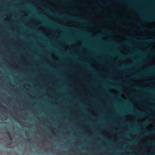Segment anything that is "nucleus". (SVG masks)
Returning <instances> with one entry per match:
<instances>
[{
	"mask_svg": "<svg viewBox=\"0 0 155 155\" xmlns=\"http://www.w3.org/2000/svg\"><path fill=\"white\" fill-rule=\"evenodd\" d=\"M111 87H113L114 88H116L117 89H119V90H120V88L118 87H117V86H116L114 85H112L111 86Z\"/></svg>",
	"mask_w": 155,
	"mask_h": 155,
	"instance_id": "obj_5",
	"label": "nucleus"
},
{
	"mask_svg": "<svg viewBox=\"0 0 155 155\" xmlns=\"http://www.w3.org/2000/svg\"><path fill=\"white\" fill-rule=\"evenodd\" d=\"M131 19H130V20H131Z\"/></svg>",
	"mask_w": 155,
	"mask_h": 155,
	"instance_id": "obj_28",
	"label": "nucleus"
},
{
	"mask_svg": "<svg viewBox=\"0 0 155 155\" xmlns=\"http://www.w3.org/2000/svg\"><path fill=\"white\" fill-rule=\"evenodd\" d=\"M136 115L137 116H141V117H143V116H145V114H137Z\"/></svg>",
	"mask_w": 155,
	"mask_h": 155,
	"instance_id": "obj_9",
	"label": "nucleus"
},
{
	"mask_svg": "<svg viewBox=\"0 0 155 155\" xmlns=\"http://www.w3.org/2000/svg\"><path fill=\"white\" fill-rule=\"evenodd\" d=\"M154 132H155V130H149L147 131V132L145 133V134H152Z\"/></svg>",
	"mask_w": 155,
	"mask_h": 155,
	"instance_id": "obj_2",
	"label": "nucleus"
},
{
	"mask_svg": "<svg viewBox=\"0 0 155 155\" xmlns=\"http://www.w3.org/2000/svg\"><path fill=\"white\" fill-rule=\"evenodd\" d=\"M7 134H8V135L9 138L10 139V140H12V137L11 135L10 134V133L9 132H8V133H7Z\"/></svg>",
	"mask_w": 155,
	"mask_h": 155,
	"instance_id": "obj_6",
	"label": "nucleus"
},
{
	"mask_svg": "<svg viewBox=\"0 0 155 155\" xmlns=\"http://www.w3.org/2000/svg\"><path fill=\"white\" fill-rule=\"evenodd\" d=\"M68 137H69V135L68 136Z\"/></svg>",
	"mask_w": 155,
	"mask_h": 155,
	"instance_id": "obj_33",
	"label": "nucleus"
},
{
	"mask_svg": "<svg viewBox=\"0 0 155 155\" xmlns=\"http://www.w3.org/2000/svg\"><path fill=\"white\" fill-rule=\"evenodd\" d=\"M155 21V17H146L142 20V22H152Z\"/></svg>",
	"mask_w": 155,
	"mask_h": 155,
	"instance_id": "obj_1",
	"label": "nucleus"
},
{
	"mask_svg": "<svg viewBox=\"0 0 155 155\" xmlns=\"http://www.w3.org/2000/svg\"><path fill=\"white\" fill-rule=\"evenodd\" d=\"M28 141H30V139H28Z\"/></svg>",
	"mask_w": 155,
	"mask_h": 155,
	"instance_id": "obj_26",
	"label": "nucleus"
},
{
	"mask_svg": "<svg viewBox=\"0 0 155 155\" xmlns=\"http://www.w3.org/2000/svg\"><path fill=\"white\" fill-rule=\"evenodd\" d=\"M123 44H125V45H127L128 44V43L127 41H125L124 43Z\"/></svg>",
	"mask_w": 155,
	"mask_h": 155,
	"instance_id": "obj_12",
	"label": "nucleus"
},
{
	"mask_svg": "<svg viewBox=\"0 0 155 155\" xmlns=\"http://www.w3.org/2000/svg\"><path fill=\"white\" fill-rule=\"evenodd\" d=\"M5 117L6 118H7L8 117L7 116H5Z\"/></svg>",
	"mask_w": 155,
	"mask_h": 155,
	"instance_id": "obj_27",
	"label": "nucleus"
},
{
	"mask_svg": "<svg viewBox=\"0 0 155 155\" xmlns=\"http://www.w3.org/2000/svg\"><path fill=\"white\" fill-rule=\"evenodd\" d=\"M72 19L74 21H77L79 19L77 17L74 16L72 17Z\"/></svg>",
	"mask_w": 155,
	"mask_h": 155,
	"instance_id": "obj_4",
	"label": "nucleus"
},
{
	"mask_svg": "<svg viewBox=\"0 0 155 155\" xmlns=\"http://www.w3.org/2000/svg\"><path fill=\"white\" fill-rule=\"evenodd\" d=\"M68 130H69V129H68Z\"/></svg>",
	"mask_w": 155,
	"mask_h": 155,
	"instance_id": "obj_32",
	"label": "nucleus"
},
{
	"mask_svg": "<svg viewBox=\"0 0 155 155\" xmlns=\"http://www.w3.org/2000/svg\"><path fill=\"white\" fill-rule=\"evenodd\" d=\"M134 88H135L137 89H143V88L140 87H139V86H136V87H134Z\"/></svg>",
	"mask_w": 155,
	"mask_h": 155,
	"instance_id": "obj_8",
	"label": "nucleus"
},
{
	"mask_svg": "<svg viewBox=\"0 0 155 155\" xmlns=\"http://www.w3.org/2000/svg\"><path fill=\"white\" fill-rule=\"evenodd\" d=\"M54 52L55 53H58V51H54Z\"/></svg>",
	"mask_w": 155,
	"mask_h": 155,
	"instance_id": "obj_23",
	"label": "nucleus"
},
{
	"mask_svg": "<svg viewBox=\"0 0 155 155\" xmlns=\"http://www.w3.org/2000/svg\"><path fill=\"white\" fill-rule=\"evenodd\" d=\"M108 93L110 94V95H113V94L110 91H109L108 92Z\"/></svg>",
	"mask_w": 155,
	"mask_h": 155,
	"instance_id": "obj_15",
	"label": "nucleus"
},
{
	"mask_svg": "<svg viewBox=\"0 0 155 155\" xmlns=\"http://www.w3.org/2000/svg\"><path fill=\"white\" fill-rule=\"evenodd\" d=\"M128 8H129L133 9L134 8L133 7L131 6H128Z\"/></svg>",
	"mask_w": 155,
	"mask_h": 155,
	"instance_id": "obj_11",
	"label": "nucleus"
},
{
	"mask_svg": "<svg viewBox=\"0 0 155 155\" xmlns=\"http://www.w3.org/2000/svg\"><path fill=\"white\" fill-rule=\"evenodd\" d=\"M152 55L153 56H154L155 55V53H153L152 54Z\"/></svg>",
	"mask_w": 155,
	"mask_h": 155,
	"instance_id": "obj_21",
	"label": "nucleus"
},
{
	"mask_svg": "<svg viewBox=\"0 0 155 155\" xmlns=\"http://www.w3.org/2000/svg\"><path fill=\"white\" fill-rule=\"evenodd\" d=\"M148 124L147 123H145L143 124V125L144 126Z\"/></svg>",
	"mask_w": 155,
	"mask_h": 155,
	"instance_id": "obj_14",
	"label": "nucleus"
},
{
	"mask_svg": "<svg viewBox=\"0 0 155 155\" xmlns=\"http://www.w3.org/2000/svg\"><path fill=\"white\" fill-rule=\"evenodd\" d=\"M68 53H69V49H68ZM69 67V64H68V67ZM69 74V70H68V74Z\"/></svg>",
	"mask_w": 155,
	"mask_h": 155,
	"instance_id": "obj_22",
	"label": "nucleus"
},
{
	"mask_svg": "<svg viewBox=\"0 0 155 155\" xmlns=\"http://www.w3.org/2000/svg\"><path fill=\"white\" fill-rule=\"evenodd\" d=\"M147 144L148 145H154V144L153 143H152V144H151L150 143H147Z\"/></svg>",
	"mask_w": 155,
	"mask_h": 155,
	"instance_id": "obj_13",
	"label": "nucleus"
},
{
	"mask_svg": "<svg viewBox=\"0 0 155 155\" xmlns=\"http://www.w3.org/2000/svg\"><path fill=\"white\" fill-rule=\"evenodd\" d=\"M121 123H122V121H121L120 122Z\"/></svg>",
	"mask_w": 155,
	"mask_h": 155,
	"instance_id": "obj_30",
	"label": "nucleus"
},
{
	"mask_svg": "<svg viewBox=\"0 0 155 155\" xmlns=\"http://www.w3.org/2000/svg\"><path fill=\"white\" fill-rule=\"evenodd\" d=\"M68 0V3L69 2V0Z\"/></svg>",
	"mask_w": 155,
	"mask_h": 155,
	"instance_id": "obj_31",
	"label": "nucleus"
},
{
	"mask_svg": "<svg viewBox=\"0 0 155 155\" xmlns=\"http://www.w3.org/2000/svg\"><path fill=\"white\" fill-rule=\"evenodd\" d=\"M147 41H149V42H151L153 41H155V39L153 38L147 40Z\"/></svg>",
	"mask_w": 155,
	"mask_h": 155,
	"instance_id": "obj_7",
	"label": "nucleus"
},
{
	"mask_svg": "<svg viewBox=\"0 0 155 155\" xmlns=\"http://www.w3.org/2000/svg\"><path fill=\"white\" fill-rule=\"evenodd\" d=\"M124 27L125 28H127V26H124Z\"/></svg>",
	"mask_w": 155,
	"mask_h": 155,
	"instance_id": "obj_24",
	"label": "nucleus"
},
{
	"mask_svg": "<svg viewBox=\"0 0 155 155\" xmlns=\"http://www.w3.org/2000/svg\"><path fill=\"white\" fill-rule=\"evenodd\" d=\"M68 32H69V28H70V27L69 26V25H68ZM69 38V34H68V38ZM69 43V39H68V44Z\"/></svg>",
	"mask_w": 155,
	"mask_h": 155,
	"instance_id": "obj_16",
	"label": "nucleus"
},
{
	"mask_svg": "<svg viewBox=\"0 0 155 155\" xmlns=\"http://www.w3.org/2000/svg\"><path fill=\"white\" fill-rule=\"evenodd\" d=\"M139 138L140 139V138H141V137H140H140H139Z\"/></svg>",
	"mask_w": 155,
	"mask_h": 155,
	"instance_id": "obj_25",
	"label": "nucleus"
},
{
	"mask_svg": "<svg viewBox=\"0 0 155 155\" xmlns=\"http://www.w3.org/2000/svg\"><path fill=\"white\" fill-rule=\"evenodd\" d=\"M117 23L119 24L120 25H122V22H121V21H117Z\"/></svg>",
	"mask_w": 155,
	"mask_h": 155,
	"instance_id": "obj_10",
	"label": "nucleus"
},
{
	"mask_svg": "<svg viewBox=\"0 0 155 155\" xmlns=\"http://www.w3.org/2000/svg\"><path fill=\"white\" fill-rule=\"evenodd\" d=\"M147 30L150 31H155V28L152 27L147 28Z\"/></svg>",
	"mask_w": 155,
	"mask_h": 155,
	"instance_id": "obj_3",
	"label": "nucleus"
},
{
	"mask_svg": "<svg viewBox=\"0 0 155 155\" xmlns=\"http://www.w3.org/2000/svg\"><path fill=\"white\" fill-rule=\"evenodd\" d=\"M68 83L69 82V78H68ZM69 90V86H68V90ZM69 96V93H68V97ZM69 115V113H68V115ZM69 121V120L68 119V122Z\"/></svg>",
	"mask_w": 155,
	"mask_h": 155,
	"instance_id": "obj_17",
	"label": "nucleus"
},
{
	"mask_svg": "<svg viewBox=\"0 0 155 155\" xmlns=\"http://www.w3.org/2000/svg\"><path fill=\"white\" fill-rule=\"evenodd\" d=\"M134 94V95H135V94Z\"/></svg>",
	"mask_w": 155,
	"mask_h": 155,
	"instance_id": "obj_29",
	"label": "nucleus"
},
{
	"mask_svg": "<svg viewBox=\"0 0 155 155\" xmlns=\"http://www.w3.org/2000/svg\"><path fill=\"white\" fill-rule=\"evenodd\" d=\"M90 68L91 70H94V69L93 68H92L91 67H90Z\"/></svg>",
	"mask_w": 155,
	"mask_h": 155,
	"instance_id": "obj_20",
	"label": "nucleus"
},
{
	"mask_svg": "<svg viewBox=\"0 0 155 155\" xmlns=\"http://www.w3.org/2000/svg\"><path fill=\"white\" fill-rule=\"evenodd\" d=\"M100 2V1H97L96 2V3L97 4H98V2Z\"/></svg>",
	"mask_w": 155,
	"mask_h": 155,
	"instance_id": "obj_18",
	"label": "nucleus"
},
{
	"mask_svg": "<svg viewBox=\"0 0 155 155\" xmlns=\"http://www.w3.org/2000/svg\"><path fill=\"white\" fill-rule=\"evenodd\" d=\"M69 12V7H68V12ZM68 21H69V15H68Z\"/></svg>",
	"mask_w": 155,
	"mask_h": 155,
	"instance_id": "obj_19",
	"label": "nucleus"
}]
</instances>
